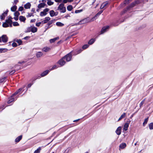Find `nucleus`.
I'll return each mask as SVG.
<instances>
[{
    "mask_svg": "<svg viewBox=\"0 0 153 153\" xmlns=\"http://www.w3.org/2000/svg\"><path fill=\"white\" fill-rule=\"evenodd\" d=\"M58 10H59L61 13H65L66 12V8L64 6L63 4H59L58 7Z\"/></svg>",
    "mask_w": 153,
    "mask_h": 153,
    "instance_id": "obj_1",
    "label": "nucleus"
},
{
    "mask_svg": "<svg viewBox=\"0 0 153 153\" xmlns=\"http://www.w3.org/2000/svg\"><path fill=\"white\" fill-rule=\"evenodd\" d=\"M8 38L6 35H3L0 37V42L2 41L3 42H6L7 41Z\"/></svg>",
    "mask_w": 153,
    "mask_h": 153,
    "instance_id": "obj_2",
    "label": "nucleus"
},
{
    "mask_svg": "<svg viewBox=\"0 0 153 153\" xmlns=\"http://www.w3.org/2000/svg\"><path fill=\"white\" fill-rule=\"evenodd\" d=\"M49 10V9L48 8H46L43 11H42L40 12V15L41 16H45L47 14V13Z\"/></svg>",
    "mask_w": 153,
    "mask_h": 153,
    "instance_id": "obj_3",
    "label": "nucleus"
},
{
    "mask_svg": "<svg viewBox=\"0 0 153 153\" xmlns=\"http://www.w3.org/2000/svg\"><path fill=\"white\" fill-rule=\"evenodd\" d=\"M71 53H70L63 57H65V59H66L67 61L68 62L71 60Z\"/></svg>",
    "mask_w": 153,
    "mask_h": 153,
    "instance_id": "obj_4",
    "label": "nucleus"
},
{
    "mask_svg": "<svg viewBox=\"0 0 153 153\" xmlns=\"http://www.w3.org/2000/svg\"><path fill=\"white\" fill-rule=\"evenodd\" d=\"M65 57H63L58 61V63L61 66L64 65L65 63Z\"/></svg>",
    "mask_w": 153,
    "mask_h": 153,
    "instance_id": "obj_5",
    "label": "nucleus"
},
{
    "mask_svg": "<svg viewBox=\"0 0 153 153\" xmlns=\"http://www.w3.org/2000/svg\"><path fill=\"white\" fill-rule=\"evenodd\" d=\"M90 22V19L89 18H86L85 19L83 20H82L81 21L79 22L80 23H85L87 22Z\"/></svg>",
    "mask_w": 153,
    "mask_h": 153,
    "instance_id": "obj_6",
    "label": "nucleus"
},
{
    "mask_svg": "<svg viewBox=\"0 0 153 153\" xmlns=\"http://www.w3.org/2000/svg\"><path fill=\"white\" fill-rule=\"evenodd\" d=\"M109 28V26H106L103 27L101 30V34H102L107 31Z\"/></svg>",
    "mask_w": 153,
    "mask_h": 153,
    "instance_id": "obj_7",
    "label": "nucleus"
},
{
    "mask_svg": "<svg viewBox=\"0 0 153 153\" xmlns=\"http://www.w3.org/2000/svg\"><path fill=\"white\" fill-rule=\"evenodd\" d=\"M8 11L7 10L4 12L0 16V19L1 20L4 19L5 18V16L7 15Z\"/></svg>",
    "mask_w": 153,
    "mask_h": 153,
    "instance_id": "obj_8",
    "label": "nucleus"
},
{
    "mask_svg": "<svg viewBox=\"0 0 153 153\" xmlns=\"http://www.w3.org/2000/svg\"><path fill=\"white\" fill-rule=\"evenodd\" d=\"M121 127L120 126L119 127L117 128L116 131L115 132L117 135H120V134L121 133Z\"/></svg>",
    "mask_w": 153,
    "mask_h": 153,
    "instance_id": "obj_9",
    "label": "nucleus"
},
{
    "mask_svg": "<svg viewBox=\"0 0 153 153\" xmlns=\"http://www.w3.org/2000/svg\"><path fill=\"white\" fill-rule=\"evenodd\" d=\"M31 31L33 33H35L37 32V28L34 26H31L30 27Z\"/></svg>",
    "mask_w": 153,
    "mask_h": 153,
    "instance_id": "obj_10",
    "label": "nucleus"
},
{
    "mask_svg": "<svg viewBox=\"0 0 153 153\" xmlns=\"http://www.w3.org/2000/svg\"><path fill=\"white\" fill-rule=\"evenodd\" d=\"M51 19V18L49 17H46L45 18V19L42 21V24H44L46 23H47Z\"/></svg>",
    "mask_w": 153,
    "mask_h": 153,
    "instance_id": "obj_11",
    "label": "nucleus"
},
{
    "mask_svg": "<svg viewBox=\"0 0 153 153\" xmlns=\"http://www.w3.org/2000/svg\"><path fill=\"white\" fill-rule=\"evenodd\" d=\"M19 20L20 21L25 23V21L26 20V18L24 16H20L19 17Z\"/></svg>",
    "mask_w": 153,
    "mask_h": 153,
    "instance_id": "obj_12",
    "label": "nucleus"
},
{
    "mask_svg": "<svg viewBox=\"0 0 153 153\" xmlns=\"http://www.w3.org/2000/svg\"><path fill=\"white\" fill-rule=\"evenodd\" d=\"M129 123L130 122H129L128 123H127L125 124L123 128V129L125 131H126L128 130Z\"/></svg>",
    "mask_w": 153,
    "mask_h": 153,
    "instance_id": "obj_13",
    "label": "nucleus"
},
{
    "mask_svg": "<svg viewBox=\"0 0 153 153\" xmlns=\"http://www.w3.org/2000/svg\"><path fill=\"white\" fill-rule=\"evenodd\" d=\"M5 22L8 25H9L10 27H11L12 26V21L11 19L9 18L8 20H6Z\"/></svg>",
    "mask_w": 153,
    "mask_h": 153,
    "instance_id": "obj_14",
    "label": "nucleus"
},
{
    "mask_svg": "<svg viewBox=\"0 0 153 153\" xmlns=\"http://www.w3.org/2000/svg\"><path fill=\"white\" fill-rule=\"evenodd\" d=\"M126 144L125 143H122L119 146V149H123L126 147Z\"/></svg>",
    "mask_w": 153,
    "mask_h": 153,
    "instance_id": "obj_15",
    "label": "nucleus"
},
{
    "mask_svg": "<svg viewBox=\"0 0 153 153\" xmlns=\"http://www.w3.org/2000/svg\"><path fill=\"white\" fill-rule=\"evenodd\" d=\"M49 13L51 17H53L54 16H56L57 14V13L56 14V13L53 10H51L50 11Z\"/></svg>",
    "mask_w": 153,
    "mask_h": 153,
    "instance_id": "obj_16",
    "label": "nucleus"
},
{
    "mask_svg": "<svg viewBox=\"0 0 153 153\" xmlns=\"http://www.w3.org/2000/svg\"><path fill=\"white\" fill-rule=\"evenodd\" d=\"M31 4L29 3H28L25 4L24 6V7L26 9H29L31 7Z\"/></svg>",
    "mask_w": 153,
    "mask_h": 153,
    "instance_id": "obj_17",
    "label": "nucleus"
},
{
    "mask_svg": "<svg viewBox=\"0 0 153 153\" xmlns=\"http://www.w3.org/2000/svg\"><path fill=\"white\" fill-rule=\"evenodd\" d=\"M14 97V96H13V95L10 97L9 99V100L7 102L8 103H10L14 100V99L13 97Z\"/></svg>",
    "mask_w": 153,
    "mask_h": 153,
    "instance_id": "obj_18",
    "label": "nucleus"
},
{
    "mask_svg": "<svg viewBox=\"0 0 153 153\" xmlns=\"http://www.w3.org/2000/svg\"><path fill=\"white\" fill-rule=\"evenodd\" d=\"M50 50V48L48 47H45L43 48L42 51L45 52H47Z\"/></svg>",
    "mask_w": 153,
    "mask_h": 153,
    "instance_id": "obj_19",
    "label": "nucleus"
},
{
    "mask_svg": "<svg viewBox=\"0 0 153 153\" xmlns=\"http://www.w3.org/2000/svg\"><path fill=\"white\" fill-rule=\"evenodd\" d=\"M49 71L48 70H46L45 71L42 72L41 74V76L42 77L46 75L48 73Z\"/></svg>",
    "mask_w": 153,
    "mask_h": 153,
    "instance_id": "obj_20",
    "label": "nucleus"
},
{
    "mask_svg": "<svg viewBox=\"0 0 153 153\" xmlns=\"http://www.w3.org/2000/svg\"><path fill=\"white\" fill-rule=\"evenodd\" d=\"M108 4V2L107 1L104 2L101 5L100 8L102 9L104 8L105 6H106Z\"/></svg>",
    "mask_w": 153,
    "mask_h": 153,
    "instance_id": "obj_21",
    "label": "nucleus"
},
{
    "mask_svg": "<svg viewBox=\"0 0 153 153\" xmlns=\"http://www.w3.org/2000/svg\"><path fill=\"white\" fill-rule=\"evenodd\" d=\"M56 25L59 27H62L64 25V24L61 22H57L56 23Z\"/></svg>",
    "mask_w": 153,
    "mask_h": 153,
    "instance_id": "obj_22",
    "label": "nucleus"
},
{
    "mask_svg": "<svg viewBox=\"0 0 153 153\" xmlns=\"http://www.w3.org/2000/svg\"><path fill=\"white\" fill-rule=\"evenodd\" d=\"M22 135H20L19 136L15 139V142H19L20 140L22 139Z\"/></svg>",
    "mask_w": 153,
    "mask_h": 153,
    "instance_id": "obj_23",
    "label": "nucleus"
},
{
    "mask_svg": "<svg viewBox=\"0 0 153 153\" xmlns=\"http://www.w3.org/2000/svg\"><path fill=\"white\" fill-rule=\"evenodd\" d=\"M58 39V37H56L53 39H51L50 40V42L51 43H52L53 42H54L55 41H56V40Z\"/></svg>",
    "mask_w": 153,
    "mask_h": 153,
    "instance_id": "obj_24",
    "label": "nucleus"
},
{
    "mask_svg": "<svg viewBox=\"0 0 153 153\" xmlns=\"http://www.w3.org/2000/svg\"><path fill=\"white\" fill-rule=\"evenodd\" d=\"M126 113H124L119 118V119L118 120V121H120V120L121 119L124 118L126 116Z\"/></svg>",
    "mask_w": 153,
    "mask_h": 153,
    "instance_id": "obj_25",
    "label": "nucleus"
},
{
    "mask_svg": "<svg viewBox=\"0 0 153 153\" xmlns=\"http://www.w3.org/2000/svg\"><path fill=\"white\" fill-rule=\"evenodd\" d=\"M45 4L44 3H41L38 5V7L39 8L43 7H45Z\"/></svg>",
    "mask_w": 153,
    "mask_h": 153,
    "instance_id": "obj_26",
    "label": "nucleus"
},
{
    "mask_svg": "<svg viewBox=\"0 0 153 153\" xmlns=\"http://www.w3.org/2000/svg\"><path fill=\"white\" fill-rule=\"evenodd\" d=\"M95 40L94 39H91L88 42V44L89 45L92 44L95 42Z\"/></svg>",
    "mask_w": 153,
    "mask_h": 153,
    "instance_id": "obj_27",
    "label": "nucleus"
},
{
    "mask_svg": "<svg viewBox=\"0 0 153 153\" xmlns=\"http://www.w3.org/2000/svg\"><path fill=\"white\" fill-rule=\"evenodd\" d=\"M17 9V6L16 5H14L13 7H12L11 8V10L12 11H15Z\"/></svg>",
    "mask_w": 153,
    "mask_h": 153,
    "instance_id": "obj_28",
    "label": "nucleus"
},
{
    "mask_svg": "<svg viewBox=\"0 0 153 153\" xmlns=\"http://www.w3.org/2000/svg\"><path fill=\"white\" fill-rule=\"evenodd\" d=\"M43 54L42 52H38L36 54V56L37 57H41L42 55Z\"/></svg>",
    "mask_w": 153,
    "mask_h": 153,
    "instance_id": "obj_29",
    "label": "nucleus"
},
{
    "mask_svg": "<svg viewBox=\"0 0 153 153\" xmlns=\"http://www.w3.org/2000/svg\"><path fill=\"white\" fill-rule=\"evenodd\" d=\"M48 1L47 3L49 5H51L53 4V2L51 1V0H47Z\"/></svg>",
    "mask_w": 153,
    "mask_h": 153,
    "instance_id": "obj_30",
    "label": "nucleus"
},
{
    "mask_svg": "<svg viewBox=\"0 0 153 153\" xmlns=\"http://www.w3.org/2000/svg\"><path fill=\"white\" fill-rule=\"evenodd\" d=\"M148 119L149 118L148 117L145 120L144 122L143 123V126H145L146 124H147L148 121Z\"/></svg>",
    "mask_w": 153,
    "mask_h": 153,
    "instance_id": "obj_31",
    "label": "nucleus"
},
{
    "mask_svg": "<svg viewBox=\"0 0 153 153\" xmlns=\"http://www.w3.org/2000/svg\"><path fill=\"white\" fill-rule=\"evenodd\" d=\"M149 128L150 129H153V123H151L149 125Z\"/></svg>",
    "mask_w": 153,
    "mask_h": 153,
    "instance_id": "obj_32",
    "label": "nucleus"
},
{
    "mask_svg": "<svg viewBox=\"0 0 153 153\" xmlns=\"http://www.w3.org/2000/svg\"><path fill=\"white\" fill-rule=\"evenodd\" d=\"M73 9L72 6L71 5H68L67 7V9L69 11H71Z\"/></svg>",
    "mask_w": 153,
    "mask_h": 153,
    "instance_id": "obj_33",
    "label": "nucleus"
},
{
    "mask_svg": "<svg viewBox=\"0 0 153 153\" xmlns=\"http://www.w3.org/2000/svg\"><path fill=\"white\" fill-rule=\"evenodd\" d=\"M2 26L3 27H6L9 26V25L5 22L3 24Z\"/></svg>",
    "mask_w": 153,
    "mask_h": 153,
    "instance_id": "obj_34",
    "label": "nucleus"
},
{
    "mask_svg": "<svg viewBox=\"0 0 153 153\" xmlns=\"http://www.w3.org/2000/svg\"><path fill=\"white\" fill-rule=\"evenodd\" d=\"M41 150V148L40 147H39L37 150H36L34 153H39L40 151Z\"/></svg>",
    "mask_w": 153,
    "mask_h": 153,
    "instance_id": "obj_35",
    "label": "nucleus"
},
{
    "mask_svg": "<svg viewBox=\"0 0 153 153\" xmlns=\"http://www.w3.org/2000/svg\"><path fill=\"white\" fill-rule=\"evenodd\" d=\"M13 23L14 26H18L19 25V24L17 22H14Z\"/></svg>",
    "mask_w": 153,
    "mask_h": 153,
    "instance_id": "obj_36",
    "label": "nucleus"
},
{
    "mask_svg": "<svg viewBox=\"0 0 153 153\" xmlns=\"http://www.w3.org/2000/svg\"><path fill=\"white\" fill-rule=\"evenodd\" d=\"M6 49L4 48H1L0 49V53L2 52H5L6 51Z\"/></svg>",
    "mask_w": 153,
    "mask_h": 153,
    "instance_id": "obj_37",
    "label": "nucleus"
},
{
    "mask_svg": "<svg viewBox=\"0 0 153 153\" xmlns=\"http://www.w3.org/2000/svg\"><path fill=\"white\" fill-rule=\"evenodd\" d=\"M96 16H96L95 15L94 16L92 17L91 19H90V22H91L94 21L96 19Z\"/></svg>",
    "mask_w": 153,
    "mask_h": 153,
    "instance_id": "obj_38",
    "label": "nucleus"
},
{
    "mask_svg": "<svg viewBox=\"0 0 153 153\" xmlns=\"http://www.w3.org/2000/svg\"><path fill=\"white\" fill-rule=\"evenodd\" d=\"M89 46V45H83L82 47V48L85 49L87 48Z\"/></svg>",
    "mask_w": 153,
    "mask_h": 153,
    "instance_id": "obj_39",
    "label": "nucleus"
},
{
    "mask_svg": "<svg viewBox=\"0 0 153 153\" xmlns=\"http://www.w3.org/2000/svg\"><path fill=\"white\" fill-rule=\"evenodd\" d=\"M14 15L18 17L19 15V13L18 11H16L14 13Z\"/></svg>",
    "mask_w": 153,
    "mask_h": 153,
    "instance_id": "obj_40",
    "label": "nucleus"
},
{
    "mask_svg": "<svg viewBox=\"0 0 153 153\" xmlns=\"http://www.w3.org/2000/svg\"><path fill=\"white\" fill-rule=\"evenodd\" d=\"M6 79L5 78H3L1 79H0V83H2Z\"/></svg>",
    "mask_w": 153,
    "mask_h": 153,
    "instance_id": "obj_41",
    "label": "nucleus"
},
{
    "mask_svg": "<svg viewBox=\"0 0 153 153\" xmlns=\"http://www.w3.org/2000/svg\"><path fill=\"white\" fill-rule=\"evenodd\" d=\"M24 10V8L23 7H20L18 9L19 11H22Z\"/></svg>",
    "mask_w": 153,
    "mask_h": 153,
    "instance_id": "obj_42",
    "label": "nucleus"
},
{
    "mask_svg": "<svg viewBox=\"0 0 153 153\" xmlns=\"http://www.w3.org/2000/svg\"><path fill=\"white\" fill-rule=\"evenodd\" d=\"M16 42L19 43V45H20L22 43V41L20 40H18L16 41Z\"/></svg>",
    "mask_w": 153,
    "mask_h": 153,
    "instance_id": "obj_43",
    "label": "nucleus"
},
{
    "mask_svg": "<svg viewBox=\"0 0 153 153\" xmlns=\"http://www.w3.org/2000/svg\"><path fill=\"white\" fill-rule=\"evenodd\" d=\"M42 24V22H38V23H36V26H37V27H39L40 26V25Z\"/></svg>",
    "mask_w": 153,
    "mask_h": 153,
    "instance_id": "obj_44",
    "label": "nucleus"
},
{
    "mask_svg": "<svg viewBox=\"0 0 153 153\" xmlns=\"http://www.w3.org/2000/svg\"><path fill=\"white\" fill-rule=\"evenodd\" d=\"M82 10H76L75 11V13H78L81 12H82Z\"/></svg>",
    "mask_w": 153,
    "mask_h": 153,
    "instance_id": "obj_45",
    "label": "nucleus"
},
{
    "mask_svg": "<svg viewBox=\"0 0 153 153\" xmlns=\"http://www.w3.org/2000/svg\"><path fill=\"white\" fill-rule=\"evenodd\" d=\"M12 46L13 47H16L17 46V44L15 42H13L12 44Z\"/></svg>",
    "mask_w": 153,
    "mask_h": 153,
    "instance_id": "obj_46",
    "label": "nucleus"
},
{
    "mask_svg": "<svg viewBox=\"0 0 153 153\" xmlns=\"http://www.w3.org/2000/svg\"><path fill=\"white\" fill-rule=\"evenodd\" d=\"M144 102V100H143L140 103V106L141 107L143 104Z\"/></svg>",
    "mask_w": 153,
    "mask_h": 153,
    "instance_id": "obj_47",
    "label": "nucleus"
},
{
    "mask_svg": "<svg viewBox=\"0 0 153 153\" xmlns=\"http://www.w3.org/2000/svg\"><path fill=\"white\" fill-rule=\"evenodd\" d=\"M103 11H101L99 12L96 15V16H97L100 14Z\"/></svg>",
    "mask_w": 153,
    "mask_h": 153,
    "instance_id": "obj_48",
    "label": "nucleus"
},
{
    "mask_svg": "<svg viewBox=\"0 0 153 153\" xmlns=\"http://www.w3.org/2000/svg\"><path fill=\"white\" fill-rule=\"evenodd\" d=\"M32 15V13H28V15L27 16L28 17H29L31 16Z\"/></svg>",
    "mask_w": 153,
    "mask_h": 153,
    "instance_id": "obj_49",
    "label": "nucleus"
},
{
    "mask_svg": "<svg viewBox=\"0 0 153 153\" xmlns=\"http://www.w3.org/2000/svg\"><path fill=\"white\" fill-rule=\"evenodd\" d=\"M15 72V71L14 70H13L10 72V74H12Z\"/></svg>",
    "mask_w": 153,
    "mask_h": 153,
    "instance_id": "obj_50",
    "label": "nucleus"
},
{
    "mask_svg": "<svg viewBox=\"0 0 153 153\" xmlns=\"http://www.w3.org/2000/svg\"><path fill=\"white\" fill-rule=\"evenodd\" d=\"M82 51V50L81 49H79L77 51V53H76V54H77L80 53Z\"/></svg>",
    "mask_w": 153,
    "mask_h": 153,
    "instance_id": "obj_51",
    "label": "nucleus"
},
{
    "mask_svg": "<svg viewBox=\"0 0 153 153\" xmlns=\"http://www.w3.org/2000/svg\"><path fill=\"white\" fill-rule=\"evenodd\" d=\"M19 93V92L16 91L13 94V96H14Z\"/></svg>",
    "mask_w": 153,
    "mask_h": 153,
    "instance_id": "obj_52",
    "label": "nucleus"
},
{
    "mask_svg": "<svg viewBox=\"0 0 153 153\" xmlns=\"http://www.w3.org/2000/svg\"><path fill=\"white\" fill-rule=\"evenodd\" d=\"M56 65H54L53 66V67H52V68L51 69V70H52L53 69H55L56 68Z\"/></svg>",
    "mask_w": 153,
    "mask_h": 153,
    "instance_id": "obj_53",
    "label": "nucleus"
},
{
    "mask_svg": "<svg viewBox=\"0 0 153 153\" xmlns=\"http://www.w3.org/2000/svg\"><path fill=\"white\" fill-rule=\"evenodd\" d=\"M25 62L24 61H21L19 62H18V63L19 64H22L24 63Z\"/></svg>",
    "mask_w": 153,
    "mask_h": 153,
    "instance_id": "obj_54",
    "label": "nucleus"
},
{
    "mask_svg": "<svg viewBox=\"0 0 153 153\" xmlns=\"http://www.w3.org/2000/svg\"><path fill=\"white\" fill-rule=\"evenodd\" d=\"M62 0H55V2H60Z\"/></svg>",
    "mask_w": 153,
    "mask_h": 153,
    "instance_id": "obj_55",
    "label": "nucleus"
},
{
    "mask_svg": "<svg viewBox=\"0 0 153 153\" xmlns=\"http://www.w3.org/2000/svg\"><path fill=\"white\" fill-rule=\"evenodd\" d=\"M68 1V0H63V2L64 3H67Z\"/></svg>",
    "mask_w": 153,
    "mask_h": 153,
    "instance_id": "obj_56",
    "label": "nucleus"
},
{
    "mask_svg": "<svg viewBox=\"0 0 153 153\" xmlns=\"http://www.w3.org/2000/svg\"><path fill=\"white\" fill-rule=\"evenodd\" d=\"M31 11L32 12L34 13L35 11V9L34 8H32L31 9Z\"/></svg>",
    "mask_w": 153,
    "mask_h": 153,
    "instance_id": "obj_57",
    "label": "nucleus"
},
{
    "mask_svg": "<svg viewBox=\"0 0 153 153\" xmlns=\"http://www.w3.org/2000/svg\"><path fill=\"white\" fill-rule=\"evenodd\" d=\"M14 19L16 21H17L18 19V17L16 16V17H14Z\"/></svg>",
    "mask_w": 153,
    "mask_h": 153,
    "instance_id": "obj_58",
    "label": "nucleus"
},
{
    "mask_svg": "<svg viewBox=\"0 0 153 153\" xmlns=\"http://www.w3.org/2000/svg\"><path fill=\"white\" fill-rule=\"evenodd\" d=\"M31 85H32V84H30H30H29L28 85H27L28 87V88H30V87L31 86Z\"/></svg>",
    "mask_w": 153,
    "mask_h": 153,
    "instance_id": "obj_59",
    "label": "nucleus"
},
{
    "mask_svg": "<svg viewBox=\"0 0 153 153\" xmlns=\"http://www.w3.org/2000/svg\"><path fill=\"white\" fill-rule=\"evenodd\" d=\"M22 90V88H19V90H17V91L19 92H20Z\"/></svg>",
    "mask_w": 153,
    "mask_h": 153,
    "instance_id": "obj_60",
    "label": "nucleus"
},
{
    "mask_svg": "<svg viewBox=\"0 0 153 153\" xmlns=\"http://www.w3.org/2000/svg\"><path fill=\"white\" fill-rule=\"evenodd\" d=\"M18 0H15L14 1V3H15V4H16L18 2Z\"/></svg>",
    "mask_w": 153,
    "mask_h": 153,
    "instance_id": "obj_61",
    "label": "nucleus"
},
{
    "mask_svg": "<svg viewBox=\"0 0 153 153\" xmlns=\"http://www.w3.org/2000/svg\"><path fill=\"white\" fill-rule=\"evenodd\" d=\"M69 16H69V15L68 14L65 16V17L67 18V17H69Z\"/></svg>",
    "mask_w": 153,
    "mask_h": 153,
    "instance_id": "obj_62",
    "label": "nucleus"
},
{
    "mask_svg": "<svg viewBox=\"0 0 153 153\" xmlns=\"http://www.w3.org/2000/svg\"><path fill=\"white\" fill-rule=\"evenodd\" d=\"M35 20V19H32L30 20V22H34Z\"/></svg>",
    "mask_w": 153,
    "mask_h": 153,
    "instance_id": "obj_63",
    "label": "nucleus"
},
{
    "mask_svg": "<svg viewBox=\"0 0 153 153\" xmlns=\"http://www.w3.org/2000/svg\"><path fill=\"white\" fill-rule=\"evenodd\" d=\"M70 38H71V37H70V36H68V37H67L66 38V40H68V39H69Z\"/></svg>",
    "mask_w": 153,
    "mask_h": 153,
    "instance_id": "obj_64",
    "label": "nucleus"
}]
</instances>
